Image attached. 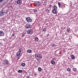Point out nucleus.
<instances>
[{
  "label": "nucleus",
  "mask_w": 78,
  "mask_h": 78,
  "mask_svg": "<svg viewBox=\"0 0 78 78\" xmlns=\"http://www.w3.org/2000/svg\"><path fill=\"white\" fill-rule=\"evenodd\" d=\"M27 78H30V76H27Z\"/></svg>",
  "instance_id": "obj_30"
},
{
  "label": "nucleus",
  "mask_w": 78,
  "mask_h": 78,
  "mask_svg": "<svg viewBox=\"0 0 78 78\" xmlns=\"http://www.w3.org/2000/svg\"><path fill=\"white\" fill-rule=\"evenodd\" d=\"M58 7H59V8H60L61 6V3L60 2H58Z\"/></svg>",
  "instance_id": "obj_15"
},
{
  "label": "nucleus",
  "mask_w": 78,
  "mask_h": 78,
  "mask_svg": "<svg viewBox=\"0 0 78 78\" xmlns=\"http://www.w3.org/2000/svg\"><path fill=\"white\" fill-rule=\"evenodd\" d=\"M1 44H2V43H1L0 42V45H1Z\"/></svg>",
  "instance_id": "obj_39"
},
{
  "label": "nucleus",
  "mask_w": 78,
  "mask_h": 78,
  "mask_svg": "<svg viewBox=\"0 0 78 78\" xmlns=\"http://www.w3.org/2000/svg\"><path fill=\"white\" fill-rule=\"evenodd\" d=\"M73 71L74 72H76V69L75 68H73Z\"/></svg>",
  "instance_id": "obj_25"
},
{
  "label": "nucleus",
  "mask_w": 78,
  "mask_h": 78,
  "mask_svg": "<svg viewBox=\"0 0 78 78\" xmlns=\"http://www.w3.org/2000/svg\"><path fill=\"white\" fill-rule=\"evenodd\" d=\"M5 34V33L2 31H0V36H3Z\"/></svg>",
  "instance_id": "obj_8"
},
{
  "label": "nucleus",
  "mask_w": 78,
  "mask_h": 78,
  "mask_svg": "<svg viewBox=\"0 0 78 78\" xmlns=\"http://www.w3.org/2000/svg\"><path fill=\"white\" fill-rule=\"evenodd\" d=\"M15 36V35L14 34H13L12 35V36Z\"/></svg>",
  "instance_id": "obj_31"
},
{
  "label": "nucleus",
  "mask_w": 78,
  "mask_h": 78,
  "mask_svg": "<svg viewBox=\"0 0 78 78\" xmlns=\"http://www.w3.org/2000/svg\"><path fill=\"white\" fill-rule=\"evenodd\" d=\"M18 52L21 53V49H19Z\"/></svg>",
  "instance_id": "obj_27"
},
{
  "label": "nucleus",
  "mask_w": 78,
  "mask_h": 78,
  "mask_svg": "<svg viewBox=\"0 0 78 78\" xmlns=\"http://www.w3.org/2000/svg\"><path fill=\"white\" fill-rule=\"evenodd\" d=\"M71 58H72V59H75V56H74V55H71Z\"/></svg>",
  "instance_id": "obj_21"
},
{
  "label": "nucleus",
  "mask_w": 78,
  "mask_h": 78,
  "mask_svg": "<svg viewBox=\"0 0 78 78\" xmlns=\"http://www.w3.org/2000/svg\"><path fill=\"white\" fill-rule=\"evenodd\" d=\"M77 78H78V76L77 77Z\"/></svg>",
  "instance_id": "obj_42"
},
{
  "label": "nucleus",
  "mask_w": 78,
  "mask_h": 78,
  "mask_svg": "<svg viewBox=\"0 0 78 78\" xmlns=\"http://www.w3.org/2000/svg\"><path fill=\"white\" fill-rule=\"evenodd\" d=\"M3 1V0H0V2H2Z\"/></svg>",
  "instance_id": "obj_37"
},
{
  "label": "nucleus",
  "mask_w": 78,
  "mask_h": 78,
  "mask_svg": "<svg viewBox=\"0 0 78 78\" xmlns=\"http://www.w3.org/2000/svg\"><path fill=\"white\" fill-rule=\"evenodd\" d=\"M47 2L44 1V3L43 4L44 5H46V4H47Z\"/></svg>",
  "instance_id": "obj_24"
},
{
  "label": "nucleus",
  "mask_w": 78,
  "mask_h": 78,
  "mask_svg": "<svg viewBox=\"0 0 78 78\" xmlns=\"http://www.w3.org/2000/svg\"><path fill=\"white\" fill-rule=\"evenodd\" d=\"M16 3L17 4H20L22 3V1L21 0H18L17 1Z\"/></svg>",
  "instance_id": "obj_9"
},
{
  "label": "nucleus",
  "mask_w": 78,
  "mask_h": 78,
  "mask_svg": "<svg viewBox=\"0 0 78 78\" xmlns=\"http://www.w3.org/2000/svg\"><path fill=\"white\" fill-rule=\"evenodd\" d=\"M34 12H36L37 11V10L35 9L34 10Z\"/></svg>",
  "instance_id": "obj_26"
},
{
  "label": "nucleus",
  "mask_w": 78,
  "mask_h": 78,
  "mask_svg": "<svg viewBox=\"0 0 78 78\" xmlns=\"http://www.w3.org/2000/svg\"><path fill=\"white\" fill-rule=\"evenodd\" d=\"M46 11L47 12H48V13H49V12H50V10H46Z\"/></svg>",
  "instance_id": "obj_29"
},
{
  "label": "nucleus",
  "mask_w": 78,
  "mask_h": 78,
  "mask_svg": "<svg viewBox=\"0 0 78 78\" xmlns=\"http://www.w3.org/2000/svg\"><path fill=\"white\" fill-rule=\"evenodd\" d=\"M34 76H37V74L36 73L34 74Z\"/></svg>",
  "instance_id": "obj_33"
},
{
  "label": "nucleus",
  "mask_w": 78,
  "mask_h": 78,
  "mask_svg": "<svg viewBox=\"0 0 78 78\" xmlns=\"http://www.w3.org/2000/svg\"><path fill=\"white\" fill-rule=\"evenodd\" d=\"M9 63V61H8V60L6 59L4 60L3 61V64L6 65H8Z\"/></svg>",
  "instance_id": "obj_5"
},
{
  "label": "nucleus",
  "mask_w": 78,
  "mask_h": 78,
  "mask_svg": "<svg viewBox=\"0 0 78 78\" xmlns=\"http://www.w3.org/2000/svg\"><path fill=\"white\" fill-rule=\"evenodd\" d=\"M20 53L19 52H18L17 54H16V55L17 56H19V55H20Z\"/></svg>",
  "instance_id": "obj_18"
},
{
  "label": "nucleus",
  "mask_w": 78,
  "mask_h": 78,
  "mask_svg": "<svg viewBox=\"0 0 78 78\" xmlns=\"http://www.w3.org/2000/svg\"><path fill=\"white\" fill-rule=\"evenodd\" d=\"M55 58H53V59H54Z\"/></svg>",
  "instance_id": "obj_41"
},
{
  "label": "nucleus",
  "mask_w": 78,
  "mask_h": 78,
  "mask_svg": "<svg viewBox=\"0 0 78 78\" xmlns=\"http://www.w3.org/2000/svg\"><path fill=\"white\" fill-rule=\"evenodd\" d=\"M52 8L54 9L52 10V12L53 14H57V12H56V10H57V9H58V8L57 7V6L55 5H54L53 6Z\"/></svg>",
  "instance_id": "obj_2"
},
{
  "label": "nucleus",
  "mask_w": 78,
  "mask_h": 78,
  "mask_svg": "<svg viewBox=\"0 0 78 78\" xmlns=\"http://www.w3.org/2000/svg\"><path fill=\"white\" fill-rule=\"evenodd\" d=\"M52 47H56V45L55 44H52L51 45Z\"/></svg>",
  "instance_id": "obj_19"
},
{
  "label": "nucleus",
  "mask_w": 78,
  "mask_h": 78,
  "mask_svg": "<svg viewBox=\"0 0 78 78\" xmlns=\"http://www.w3.org/2000/svg\"><path fill=\"white\" fill-rule=\"evenodd\" d=\"M51 6H52L51 5H49V7L50 8H51Z\"/></svg>",
  "instance_id": "obj_32"
},
{
  "label": "nucleus",
  "mask_w": 78,
  "mask_h": 78,
  "mask_svg": "<svg viewBox=\"0 0 78 78\" xmlns=\"http://www.w3.org/2000/svg\"><path fill=\"white\" fill-rule=\"evenodd\" d=\"M67 31V32H68V33H70V29H68L67 30H66Z\"/></svg>",
  "instance_id": "obj_22"
},
{
  "label": "nucleus",
  "mask_w": 78,
  "mask_h": 78,
  "mask_svg": "<svg viewBox=\"0 0 78 78\" xmlns=\"http://www.w3.org/2000/svg\"><path fill=\"white\" fill-rule=\"evenodd\" d=\"M27 34H33V30L31 29H29L27 31Z\"/></svg>",
  "instance_id": "obj_4"
},
{
  "label": "nucleus",
  "mask_w": 78,
  "mask_h": 78,
  "mask_svg": "<svg viewBox=\"0 0 78 78\" xmlns=\"http://www.w3.org/2000/svg\"><path fill=\"white\" fill-rule=\"evenodd\" d=\"M44 2H47V0H44Z\"/></svg>",
  "instance_id": "obj_36"
},
{
  "label": "nucleus",
  "mask_w": 78,
  "mask_h": 78,
  "mask_svg": "<svg viewBox=\"0 0 78 78\" xmlns=\"http://www.w3.org/2000/svg\"><path fill=\"white\" fill-rule=\"evenodd\" d=\"M43 31H46V29L44 28L42 30Z\"/></svg>",
  "instance_id": "obj_28"
},
{
  "label": "nucleus",
  "mask_w": 78,
  "mask_h": 78,
  "mask_svg": "<svg viewBox=\"0 0 78 78\" xmlns=\"http://www.w3.org/2000/svg\"><path fill=\"white\" fill-rule=\"evenodd\" d=\"M35 39V41H36V42H38V41H39V39H38V38L37 37H36L34 38Z\"/></svg>",
  "instance_id": "obj_11"
},
{
  "label": "nucleus",
  "mask_w": 78,
  "mask_h": 78,
  "mask_svg": "<svg viewBox=\"0 0 78 78\" xmlns=\"http://www.w3.org/2000/svg\"><path fill=\"white\" fill-rule=\"evenodd\" d=\"M35 58L37 60H40V59H41L42 58V56L41 54L39 53L36 54L35 55Z\"/></svg>",
  "instance_id": "obj_1"
},
{
  "label": "nucleus",
  "mask_w": 78,
  "mask_h": 78,
  "mask_svg": "<svg viewBox=\"0 0 78 78\" xmlns=\"http://www.w3.org/2000/svg\"><path fill=\"white\" fill-rule=\"evenodd\" d=\"M55 58H53V59H54Z\"/></svg>",
  "instance_id": "obj_40"
},
{
  "label": "nucleus",
  "mask_w": 78,
  "mask_h": 78,
  "mask_svg": "<svg viewBox=\"0 0 78 78\" xmlns=\"http://www.w3.org/2000/svg\"><path fill=\"white\" fill-rule=\"evenodd\" d=\"M30 58L31 59L32 58V57H30Z\"/></svg>",
  "instance_id": "obj_38"
},
{
  "label": "nucleus",
  "mask_w": 78,
  "mask_h": 78,
  "mask_svg": "<svg viewBox=\"0 0 78 78\" xmlns=\"http://www.w3.org/2000/svg\"><path fill=\"white\" fill-rule=\"evenodd\" d=\"M51 64H52L53 65H54V64H55V61H52L51 62Z\"/></svg>",
  "instance_id": "obj_20"
},
{
  "label": "nucleus",
  "mask_w": 78,
  "mask_h": 78,
  "mask_svg": "<svg viewBox=\"0 0 78 78\" xmlns=\"http://www.w3.org/2000/svg\"><path fill=\"white\" fill-rule=\"evenodd\" d=\"M6 14L5 12H0V17H1V16H4L5 14Z\"/></svg>",
  "instance_id": "obj_7"
},
{
  "label": "nucleus",
  "mask_w": 78,
  "mask_h": 78,
  "mask_svg": "<svg viewBox=\"0 0 78 78\" xmlns=\"http://www.w3.org/2000/svg\"><path fill=\"white\" fill-rule=\"evenodd\" d=\"M67 70L68 72H70V68H67Z\"/></svg>",
  "instance_id": "obj_23"
},
{
  "label": "nucleus",
  "mask_w": 78,
  "mask_h": 78,
  "mask_svg": "<svg viewBox=\"0 0 78 78\" xmlns=\"http://www.w3.org/2000/svg\"><path fill=\"white\" fill-rule=\"evenodd\" d=\"M49 36V34H48L47 35V37H48Z\"/></svg>",
  "instance_id": "obj_34"
},
{
  "label": "nucleus",
  "mask_w": 78,
  "mask_h": 78,
  "mask_svg": "<svg viewBox=\"0 0 78 78\" xmlns=\"http://www.w3.org/2000/svg\"><path fill=\"white\" fill-rule=\"evenodd\" d=\"M25 36V35H23V34H22V37H23Z\"/></svg>",
  "instance_id": "obj_35"
},
{
  "label": "nucleus",
  "mask_w": 78,
  "mask_h": 78,
  "mask_svg": "<svg viewBox=\"0 0 78 78\" xmlns=\"http://www.w3.org/2000/svg\"><path fill=\"white\" fill-rule=\"evenodd\" d=\"M32 51L31 50H28L27 51V52L29 53H30Z\"/></svg>",
  "instance_id": "obj_16"
},
{
  "label": "nucleus",
  "mask_w": 78,
  "mask_h": 78,
  "mask_svg": "<svg viewBox=\"0 0 78 78\" xmlns=\"http://www.w3.org/2000/svg\"><path fill=\"white\" fill-rule=\"evenodd\" d=\"M26 21L28 23H31L32 22V19L30 17H27L26 19Z\"/></svg>",
  "instance_id": "obj_3"
},
{
  "label": "nucleus",
  "mask_w": 78,
  "mask_h": 78,
  "mask_svg": "<svg viewBox=\"0 0 78 78\" xmlns=\"http://www.w3.org/2000/svg\"><path fill=\"white\" fill-rule=\"evenodd\" d=\"M38 70L39 72H41L42 71V68L40 67H38Z\"/></svg>",
  "instance_id": "obj_13"
},
{
  "label": "nucleus",
  "mask_w": 78,
  "mask_h": 78,
  "mask_svg": "<svg viewBox=\"0 0 78 78\" xmlns=\"http://www.w3.org/2000/svg\"><path fill=\"white\" fill-rule=\"evenodd\" d=\"M21 66L23 67H25V63H23L21 64Z\"/></svg>",
  "instance_id": "obj_14"
},
{
  "label": "nucleus",
  "mask_w": 78,
  "mask_h": 78,
  "mask_svg": "<svg viewBox=\"0 0 78 78\" xmlns=\"http://www.w3.org/2000/svg\"><path fill=\"white\" fill-rule=\"evenodd\" d=\"M26 28L29 29V28H31V24H27L25 26Z\"/></svg>",
  "instance_id": "obj_6"
},
{
  "label": "nucleus",
  "mask_w": 78,
  "mask_h": 78,
  "mask_svg": "<svg viewBox=\"0 0 78 78\" xmlns=\"http://www.w3.org/2000/svg\"><path fill=\"white\" fill-rule=\"evenodd\" d=\"M35 3L38 6H39L41 5V2H39V1H37L35 2Z\"/></svg>",
  "instance_id": "obj_10"
},
{
  "label": "nucleus",
  "mask_w": 78,
  "mask_h": 78,
  "mask_svg": "<svg viewBox=\"0 0 78 78\" xmlns=\"http://www.w3.org/2000/svg\"><path fill=\"white\" fill-rule=\"evenodd\" d=\"M18 72L19 73H22L23 71L22 70H19Z\"/></svg>",
  "instance_id": "obj_12"
},
{
  "label": "nucleus",
  "mask_w": 78,
  "mask_h": 78,
  "mask_svg": "<svg viewBox=\"0 0 78 78\" xmlns=\"http://www.w3.org/2000/svg\"><path fill=\"white\" fill-rule=\"evenodd\" d=\"M65 5H61L60 8H61L62 9H63L64 8H65Z\"/></svg>",
  "instance_id": "obj_17"
}]
</instances>
